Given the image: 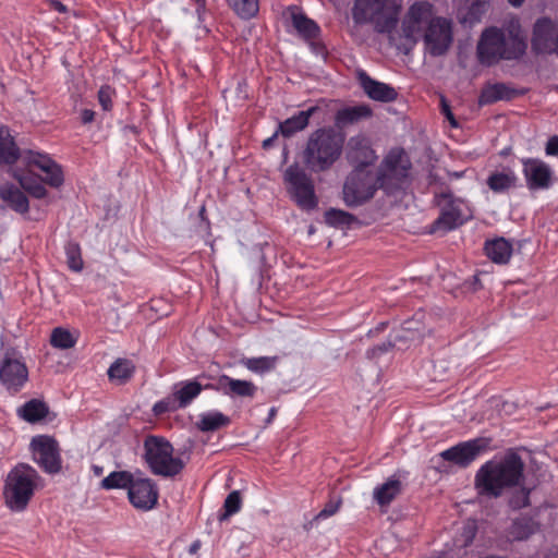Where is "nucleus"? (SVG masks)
I'll return each instance as SVG.
<instances>
[{
  "label": "nucleus",
  "mask_w": 558,
  "mask_h": 558,
  "mask_svg": "<svg viewBox=\"0 0 558 558\" xmlns=\"http://www.w3.org/2000/svg\"><path fill=\"white\" fill-rule=\"evenodd\" d=\"M523 471L524 462L522 458L510 449L504 456L486 461L476 471L475 489L481 496L498 498L506 489L521 484Z\"/></svg>",
  "instance_id": "obj_1"
},
{
  "label": "nucleus",
  "mask_w": 558,
  "mask_h": 558,
  "mask_svg": "<svg viewBox=\"0 0 558 558\" xmlns=\"http://www.w3.org/2000/svg\"><path fill=\"white\" fill-rule=\"evenodd\" d=\"M344 135L331 126H323L311 133L302 151V159L311 172L329 170L341 157Z\"/></svg>",
  "instance_id": "obj_2"
},
{
  "label": "nucleus",
  "mask_w": 558,
  "mask_h": 558,
  "mask_svg": "<svg viewBox=\"0 0 558 558\" xmlns=\"http://www.w3.org/2000/svg\"><path fill=\"white\" fill-rule=\"evenodd\" d=\"M526 41L520 36L519 28L506 33L497 27L483 31L477 44V59L483 65H493L500 60L520 59L526 51Z\"/></svg>",
  "instance_id": "obj_3"
},
{
  "label": "nucleus",
  "mask_w": 558,
  "mask_h": 558,
  "mask_svg": "<svg viewBox=\"0 0 558 558\" xmlns=\"http://www.w3.org/2000/svg\"><path fill=\"white\" fill-rule=\"evenodd\" d=\"M24 150H21L15 143L14 136L9 128H0V168L8 173L26 191L29 196L43 199L48 196V190L41 181L23 168Z\"/></svg>",
  "instance_id": "obj_4"
},
{
  "label": "nucleus",
  "mask_w": 558,
  "mask_h": 558,
  "mask_svg": "<svg viewBox=\"0 0 558 558\" xmlns=\"http://www.w3.org/2000/svg\"><path fill=\"white\" fill-rule=\"evenodd\" d=\"M400 9L397 0H354L351 15L356 25L373 24L376 32L386 34L396 28Z\"/></svg>",
  "instance_id": "obj_5"
},
{
  "label": "nucleus",
  "mask_w": 558,
  "mask_h": 558,
  "mask_svg": "<svg viewBox=\"0 0 558 558\" xmlns=\"http://www.w3.org/2000/svg\"><path fill=\"white\" fill-rule=\"evenodd\" d=\"M37 472L29 465L20 464L7 476L3 497L12 511H23L35 490Z\"/></svg>",
  "instance_id": "obj_6"
},
{
  "label": "nucleus",
  "mask_w": 558,
  "mask_h": 558,
  "mask_svg": "<svg viewBox=\"0 0 558 558\" xmlns=\"http://www.w3.org/2000/svg\"><path fill=\"white\" fill-rule=\"evenodd\" d=\"M144 459L156 475L172 477L179 474L184 462L173 457V446L163 437L148 436L144 440Z\"/></svg>",
  "instance_id": "obj_7"
},
{
  "label": "nucleus",
  "mask_w": 558,
  "mask_h": 558,
  "mask_svg": "<svg viewBox=\"0 0 558 558\" xmlns=\"http://www.w3.org/2000/svg\"><path fill=\"white\" fill-rule=\"evenodd\" d=\"M29 373L20 350L3 344L0 348V384L10 395L20 392L28 381Z\"/></svg>",
  "instance_id": "obj_8"
},
{
  "label": "nucleus",
  "mask_w": 558,
  "mask_h": 558,
  "mask_svg": "<svg viewBox=\"0 0 558 558\" xmlns=\"http://www.w3.org/2000/svg\"><path fill=\"white\" fill-rule=\"evenodd\" d=\"M23 168L35 174L41 184L60 189L64 184L62 166L44 151L26 149L23 156Z\"/></svg>",
  "instance_id": "obj_9"
},
{
  "label": "nucleus",
  "mask_w": 558,
  "mask_h": 558,
  "mask_svg": "<svg viewBox=\"0 0 558 558\" xmlns=\"http://www.w3.org/2000/svg\"><path fill=\"white\" fill-rule=\"evenodd\" d=\"M284 182L291 197L299 207L312 210L317 206L318 201L313 180L298 163H293L286 169Z\"/></svg>",
  "instance_id": "obj_10"
},
{
  "label": "nucleus",
  "mask_w": 558,
  "mask_h": 558,
  "mask_svg": "<svg viewBox=\"0 0 558 558\" xmlns=\"http://www.w3.org/2000/svg\"><path fill=\"white\" fill-rule=\"evenodd\" d=\"M410 168L411 162L407 153L402 148H392L383 160L378 177L379 187L388 193L401 187Z\"/></svg>",
  "instance_id": "obj_11"
},
{
  "label": "nucleus",
  "mask_w": 558,
  "mask_h": 558,
  "mask_svg": "<svg viewBox=\"0 0 558 558\" xmlns=\"http://www.w3.org/2000/svg\"><path fill=\"white\" fill-rule=\"evenodd\" d=\"M377 186L374 174L362 168H355L343 185V201L349 207H356L373 197Z\"/></svg>",
  "instance_id": "obj_12"
},
{
  "label": "nucleus",
  "mask_w": 558,
  "mask_h": 558,
  "mask_svg": "<svg viewBox=\"0 0 558 558\" xmlns=\"http://www.w3.org/2000/svg\"><path fill=\"white\" fill-rule=\"evenodd\" d=\"M425 51L433 57L445 54L453 41L452 22L446 17L436 16L426 27L423 36Z\"/></svg>",
  "instance_id": "obj_13"
},
{
  "label": "nucleus",
  "mask_w": 558,
  "mask_h": 558,
  "mask_svg": "<svg viewBox=\"0 0 558 558\" xmlns=\"http://www.w3.org/2000/svg\"><path fill=\"white\" fill-rule=\"evenodd\" d=\"M434 7L427 1H416L408 10L402 21L403 36L413 41L420 39L428 23L435 19Z\"/></svg>",
  "instance_id": "obj_14"
},
{
  "label": "nucleus",
  "mask_w": 558,
  "mask_h": 558,
  "mask_svg": "<svg viewBox=\"0 0 558 558\" xmlns=\"http://www.w3.org/2000/svg\"><path fill=\"white\" fill-rule=\"evenodd\" d=\"M31 448L34 461L47 473H58L61 469V459L57 441L46 435L32 439Z\"/></svg>",
  "instance_id": "obj_15"
},
{
  "label": "nucleus",
  "mask_w": 558,
  "mask_h": 558,
  "mask_svg": "<svg viewBox=\"0 0 558 558\" xmlns=\"http://www.w3.org/2000/svg\"><path fill=\"white\" fill-rule=\"evenodd\" d=\"M128 497L137 510L149 511L156 507L159 492L153 480L143 477L138 473L128 492Z\"/></svg>",
  "instance_id": "obj_16"
},
{
  "label": "nucleus",
  "mask_w": 558,
  "mask_h": 558,
  "mask_svg": "<svg viewBox=\"0 0 558 558\" xmlns=\"http://www.w3.org/2000/svg\"><path fill=\"white\" fill-rule=\"evenodd\" d=\"M558 46V24L542 17L533 28L532 48L536 53H551Z\"/></svg>",
  "instance_id": "obj_17"
},
{
  "label": "nucleus",
  "mask_w": 558,
  "mask_h": 558,
  "mask_svg": "<svg viewBox=\"0 0 558 558\" xmlns=\"http://www.w3.org/2000/svg\"><path fill=\"white\" fill-rule=\"evenodd\" d=\"M523 174L531 191L547 190L553 185L554 171L541 159H522Z\"/></svg>",
  "instance_id": "obj_18"
},
{
  "label": "nucleus",
  "mask_w": 558,
  "mask_h": 558,
  "mask_svg": "<svg viewBox=\"0 0 558 558\" xmlns=\"http://www.w3.org/2000/svg\"><path fill=\"white\" fill-rule=\"evenodd\" d=\"M487 444L482 438H475L468 441H462L449 449L444 450L440 457L445 461L452 462L459 466H468L471 464L480 453L486 448Z\"/></svg>",
  "instance_id": "obj_19"
},
{
  "label": "nucleus",
  "mask_w": 558,
  "mask_h": 558,
  "mask_svg": "<svg viewBox=\"0 0 558 558\" xmlns=\"http://www.w3.org/2000/svg\"><path fill=\"white\" fill-rule=\"evenodd\" d=\"M26 192L20 184L12 182L0 184V201L2 209H11L20 215H26L29 211V201Z\"/></svg>",
  "instance_id": "obj_20"
},
{
  "label": "nucleus",
  "mask_w": 558,
  "mask_h": 558,
  "mask_svg": "<svg viewBox=\"0 0 558 558\" xmlns=\"http://www.w3.org/2000/svg\"><path fill=\"white\" fill-rule=\"evenodd\" d=\"M347 156L352 163L356 165V168L362 169L374 163L377 159L369 140L363 134L354 135L349 140Z\"/></svg>",
  "instance_id": "obj_21"
},
{
  "label": "nucleus",
  "mask_w": 558,
  "mask_h": 558,
  "mask_svg": "<svg viewBox=\"0 0 558 558\" xmlns=\"http://www.w3.org/2000/svg\"><path fill=\"white\" fill-rule=\"evenodd\" d=\"M357 80L364 93L373 100L390 102L397 99L398 93L389 84L373 80L365 71H357Z\"/></svg>",
  "instance_id": "obj_22"
},
{
  "label": "nucleus",
  "mask_w": 558,
  "mask_h": 558,
  "mask_svg": "<svg viewBox=\"0 0 558 558\" xmlns=\"http://www.w3.org/2000/svg\"><path fill=\"white\" fill-rule=\"evenodd\" d=\"M219 393L230 399H253L258 390L257 386L245 379H236L222 374V383L218 387Z\"/></svg>",
  "instance_id": "obj_23"
},
{
  "label": "nucleus",
  "mask_w": 558,
  "mask_h": 558,
  "mask_svg": "<svg viewBox=\"0 0 558 558\" xmlns=\"http://www.w3.org/2000/svg\"><path fill=\"white\" fill-rule=\"evenodd\" d=\"M205 376H197L192 379L180 380L172 385L173 395L180 409L187 408L203 391V384L199 381Z\"/></svg>",
  "instance_id": "obj_24"
},
{
  "label": "nucleus",
  "mask_w": 558,
  "mask_h": 558,
  "mask_svg": "<svg viewBox=\"0 0 558 558\" xmlns=\"http://www.w3.org/2000/svg\"><path fill=\"white\" fill-rule=\"evenodd\" d=\"M486 256L495 264L506 265L509 263L513 246L512 243L505 238H496L487 240L484 245Z\"/></svg>",
  "instance_id": "obj_25"
},
{
  "label": "nucleus",
  "mask_w": 558,
  "mask_h": 558,
  "mask_svg": "<svg viewBox=\"0 0 558 558\" xmlns=\"http://www.w3.org/2000/svg\"><path fill=\"white\" fill-rule=\"evenodd\" d=\"M372 113V109L367 105L343 107L335 114V126L340 130L344 129L369 118Z\"/></svg>",
  "instance_id": "obj_26"
},
{
  "label": "nucleus",
  "mask_w": 558,
  "mask_h": 558,
  "mask_svg": "<svg viewBox=\"0 0 558 558\" xmlns=\"http://www.w3.org/2000/svg\"><path fill=\"white\" fill-rule=\"evenodd\" d=\"M317 107L313 106L306 110L299 111L294 116L280 122L278 131L284 137H290L296 132L303 131L307 128L311 117L317 111Z\"/></svg>",
  "instance_id": "obj_27"
},
{
  "label": "nucleus",
  "mask_w": 558,
  "mask_h": 558,
  "mask_svg": "<svg viewBox=\"0 0 558 558\" xmlns=\"http://www.w3.org/2000/svg\"><path fill=\"white\" fill-rule=\"evenodd\" d=\"M136 366L133 361L119 357L114 360L107 371L108 378L116 385H124L134 376Z\"/></svg>",
  "instance_id": "obj_28"
},
{
  "label": "nucleus",
  "mask_w": 558,
  "mask_h": 558,
  "mask_svg": "<svg viewBox=\"0 0 558 558\" xmlns=\"http://www.w3.org/2000/svg\"><path fill=\"white\" fill-rule=\"evenodd\" d=\"M518 177L514 170L510 167H505L501 170L492 172L486 183L488 187L495 193H502L517 185Z\"/></svg>",
  "instance_id": "obj_29"
},
{
  "label": "nucleus",
  "mask_w": 558,
  "mask_h": 558,
  "mask_svg": "<svg viewBox=\"0 0 558 558\" xmlns=\"http://www.w3.org/2000/svg\"><path fill=\"white\" fill-rule=\"evenodd\" d=\"M402 484L397 475L390 476L385 483L375 487L374 500L380 506H388L401 493Z\"/></svg>",
  "instance_id": "obj_30"
},
{
  "label": "nucleus",
  "mask_w": 558,
  "mask_h": 558,
  "mask_svg": "<svg viewBox=\"0 0 558 558\" xmlns=\"http://www.w3.org/2000/svg\"><path fill=\"white\" fill-rule=\"evenodd\" d=\"M461 205L462 203L451 204L444 209L439 218L435 221L436 228L449 231L461 226L468 219L460 208Z\"/></svg>",
  "instance_id": "obj_31"
},
{
  "label": "nucleus",
  "mask_w": 558,
  "mask_h": 558,
  "mask_svg": "<svg viewBox=\"0 0 558 558\" xmlns=\"http://www.w3.org/2000/svg\"><path fill=\"white\" fill-rule=\"evenodd\" d=\"M539 529V524L532 517H520L512 521L508 536L512 541H525Z\"/></svg>",
  "instance_id": "obj_32"
},
{
  "label": "nucleus",
  "mask_w": 558,
  "mask_h": 558,
  "mask_svg": "<svg viewBox=\"0 0 558 558\" xmlns=\"http://www.w3.org/2000/svg\"><path fill=\"white\" fill-rule=\"evenodd\" d=\"M514 94L515 92L504 83L489 84L482 89L478 104L485 106L499 100H509Z\"/></svg>",
  "instance_id": "obj_33"
},
{
  "label": "nucleus",
  "mask_w": 558,
  "mask_h": 558,
  "mask_svg": "<svg viewBox=\"0 0 558 558\" xmlns=\"http://www.w3.org/2000/svg\"><path fill=\"white\" fill-rule=\"evenodd\" d=\"M291 19L293 27L303 39L308 41L319 36L320 27L318 24L302 12H292Z\"/></svg>",
  "instance_id": "obj_34"
},
{
  "label": "nucleus",
  "mask_w": 558,
  "mask_h": 558,
  "mask_svg": "<svg viewBox=\"0 0 558 558\" xmlns=\"http://www.w3.org/2000/svg\"><path fill=\"white\" fill-rule=\"evenodd\" d=\"M48 414V407L37 399L27 401L17 409V416L25 422L35 423L45 418Z\"/></svg>",
  "instance_id": "obj_35"
},
{
  "label": "nucleus",
  "mask_w": 558,
  "mask_h": 558,
  "mask_svg": "<svg viewBox=\"0 0 558 558\" xmlns=\"http://www.w3.org/2000/svg\"><path fill=\"white\" fill-rule=\"evenodd\" d=\"M137 475L129 471H113L100 483V487L106 490L130 489Z\"/></svg>",
  "instance_id": "obj_36"
},
{
  "label": "nucleus",
  "mask_w": 558,
  "mask_h": 558,
  "mask_svg": "<svg viewBox=\"0 0 558 558\" xmlns=\"http://www.w3.org/2000/svg\"><path fill=\"white\" fill-rule=\"evenodd\" d=\"M229 424L230 418L227 415L220 411L211 410L199 415L197 426L202 432H214Z\"/></svg>",
  "instance_id": "obj_37"
},
{
  "label": "nucleus",
  "mask_w": 558,
  "mask_h": 558,
  "mask_svg": "<svg viewBox=\"0 0 558 558\" xmlns=\"http://www.w3.org/2000/svg\"><path fill=\"white\" fill-rule=\"evenodd\" d=\"M78 336L63 327H56L51 331L50 344L60 350H68L75 347Z\"/></svg>",
  "instance_id": "obj_38"
},
{
  "label": "nucleus",
  "mask_w": 558,
  "mask_h": 558,
  "mask_svg": "<svg viewBox=\"0 0 558 558\" xmlns=\"http://www.w3.org/2000/svg\"><path fill=\"white\" fill-rule=\"evenodd\" d=\"M277 356H258L242 360L243 366L256 374H264L275 368Z\"/></svg>",
  "instance_id": "obj_39"
},
{
  "label": "nucleus",
  "mask_w": 558,
  "mask_h": 558,
  "mask_svg": "<svg viewBox=\"0 0 558 558\" xmlns=\"http://www.w3.org/2000/svg\"><path fill=\"white\" fill-rule=\"evenodd\" d=\"M228 4L241 19H251L258 12V0H227Z\"/></svg>",
  "instance_id": "obj_40"
},
{
  "label": "nucleus",
  "mask_w": 558,
  "mask_h": 558,
  "mask_svg": "<svg viewBox=\"0 0 558 558\" xmlns=\"http://www.w3.org/2000/svg\"><path fill=\"white\" fill-rule=\"evenodd\" d=\"M354 220V216L344 210L330 208L325 213L326 223L333 228L350 227Z\"/></svg>",
  "instance_id": "obj_41"
},
{
  "label": "nucleus",
  "mask_w": 558,
  "mask_h": 558,
  "mask_svg": "<svg viewBox=\"0 0 558 558\" xmlns=\"http://www.w3.org/2000/svg\"><path fill=\"white\" fill-rule=\"evenodd\" d=\"M68 266L73 271H81L84 263L78 243L69 241L64 246Z\"/></svg>",
  "instance_id": "obj_42"
},
{
  "label": "nucleus",
  "mask_w": 558,
  "mask_h": 558,
  "mask_svg": "<svg viewBox=\"0 0 558 558\" xmlns=\"http://www.w3.org/2000/svg\"><path fill=\"white\" fill-rule=\"evenodd\" d=\"M178 410L181 409L171 392L153 405V413L157 416L165 413L175 412Z\"/></svg>",
  "instance_id": "obj_43"
},
{
  "label": "nucleus",
  "mask_w": 558,
  "mask_h": 558,
  "mask_svg": "<svg viewBox=\"0 0 558 558\" xmlns=\"http://www.w3.org/2000/svg\"><path fill=\"white\" fill-rule=\"evenodd\" d=\"M242 505L241 496L238 490L231 492L223 504L225 513L221 515V520L229 518L240 511Z\"/></svg>",
  "instance_id": "obj_44"
},
{
  "label": "nucleus",
  "mask_w": 558,
  "mask_h": 558,
  "mask_svg": "<svg viewBox=\"0 0 558 558\" xmlns=\"http://www.w3.org/2000/svg\"><path fill=\"white\" fill-rule=\"evenodd\" d=\"M530 494L531 489L526 487L517 490L508 501L509 507L513 510H519L530 506Z\"/></svg>",
  "instance_id": "obj_45"
},
{
  "label": "nucleus",
  "mask_w": 558,
  "mask_h": 558,
  "mask_svg": "<svg viewBox=\"0 0 558 558\" xmlns=\"http://www.w3.org/2000/svg\"><path fill=\"white\" fill-rule=\"evenodd\" d=\"M116 96V90L110 85H102L98 93L97 98L100 107L104 111H110L113 107V97Z\"/></svg>",
  "instance_id": "obj_46"
},
{
  "label": "nucleus",
  "mask_w": 558,
  "mask_h": 558,
  "mask_svg": "<svg viewBox=\"0 0 558 558\" xmlns=\"http://www.w3.org/2000/svg\"><path fill=\"white\" fill-rule=\"evenodd\" d=\"M340 500L329 501L315 517L316 520H325L333 515L340 508Z\"/></svg>",
  "instance_id": "obj_47"
},
{
  "label": "nucleus",
  "mask_w": 558,
  "mask_h": 558,
  "mask_svg": "<svg viewBox=\"0 0 558 558\" xmlns=\"http://www.w3.org/2000/svg\"><path fill=\"white\" fill-rule=\"evenodd\" d=\"M414 322L412 320H409V322H405L404 323V326H403V330L407 331V332H410V336H403V335H398L396 337V339H399V340H403V339H410V340H414V339H417L421 337L422 335V331L414 327Z\"/></svg>",
  "instance_id": "obj_48"
},
{
  "label": "nucleus",
  "mask_w": 558,
  "mask_h": 558,
  "mask_svg": "<svg viewBox=\"0 0 558 558\" xmlns=\"http://www.w3.org/2000/svg\"><path fill=\"white\" fill-rule=\"evenodd\" d=\"M545 153L548 156H557L558 155V135H553L548 138L545 147Z\"/></svg>",
  "instance_id": "obj_49"
},
{
  "label": "nucleus",
  "mask_w": 558,
  "mask_h": 558,
  "mask_svg": "<svg viewBox=\"0 0 558 558\" xmlns=\"http://www.w3.org/2000/svg\"><path fill=\"white\" fill-rule=\"evenodd\" d=\"M391 347V342H383L379 345H376L369 350H367V356L368 357H376L380 355L384 352H387Z\"/></svg>",
  "instance_id": "obj_50"
},
{
  "label": "nucleus",
  "mask_w": 558,
  "mask_h": 558,
  "mask_svg": "<svg viewBox=\"0 0 558 558\" xmlns=\"http://www.w3.org/2000/svg\"><path fill=\"white\" fill-rule=\"evenodd\" d=\"M95 119V112L92 109L81 110V121L83 124H89Z\"/></svg>",
  "instance_id": "obj_51"
},
{
  "label": "nucleus",
  "mask_w": 558,
  "mask_h": 558,
  "mask_svg": "<svg viewBox=\"0 0 558 558\" xmlns=\"http://www.w3.org/2000/svg\"><path fill=\"white\" fill-rule=\"evenodd\" d=\"M441 104H442V113L446 116V118L449 120V122L452 126H457V121L454 120V117L450 110V107L446 104L445 98L441 99Z\"/></svg>",
  "instance_id": "obj_52"
},
{
  "label": "nucleus",
  "mask_w": 558,
  "mask_h": 558,
  "mask_svg": "<svg viewBox=\"0 0 558 558\" xmlns=\"http://www.w3.org/2000/svg\"><path fill=\"white\" fill-rule=\"evenodd\" d=\"M196 4V13L199 21H203L206 11V0H192Z\"/></svg>",
  "instance_id": "obj_53"
},
{
  "label": "nucleus",
  "mask_w": 558,
  "mask_h": 558,
  "mask_svg": "<svg viewBox=\"0 0 558 558\" xmlns=\"http://www.w3.org/2000/svg\"><path fill=\"white\" fill-rule=\"evenodd\" d=\"M221 383H222V375H220L215 383H209V384L203 385V390H214V391L219 392L218 387L220 386Z\"/></svg>",
  "instance_id": "obj_54"
},
{
  "label": "nucleus",
  "mask_w": 558,
  "mask_h": 558,
  "mask_svg": "<svg viewBox=\"0 0 558 558\" xmlns=\"http://www.w3.org/2000/svg\"><path fill=\"white\" fill-rule=\"evenodd\" d=\"M279 133H280V132L277 130V131L272 134V136H270V137H268V138L264 140V141H263V147H264V148H269V147L272 145V143H274L275 138L278 136V134H279Z\"/></svg>",
  "instance_id": "obj_55"
},
{
  "label": "nucleus",
  "mask_w": 558,
  "mask_h": 558,
  "mask_svg": "<svg viewBox=\"0 0 558 558\" xmlns=\"http://www.w3.org/2000/svg\"><path fill=\"white\" fill-rule=\"evenodd\" d=\"M52 7H53L54 10H57L60 13L66 12V7L62 2H60L58 0L52 2Z\"/></svg>",
  "instance_id": "obj_56"
},
{
  "label": "nucleus",
  "mask_w": 558,
  "mask_h": 558,
  "mask_svg": "<svg viewBox=\"0 0 558 558\" xmlns=\"http://www.w3.org/2000/svg\"><path fill=\"white\" fill-rule=\"evenodd\" d=\"M93 471H94V474H95L96 476H99V475H101V474H102V468H101V466L94 465V466H93Z\"/></svg>",
  "instance_id": "obj_57"
},
{
  "label": "nucleus",
  "mask_w": 558,
  "mask_h": 558,
  "mask_svg": "<svg viewBox=\"0 0 558 558\" xmlns=\"http://www.w3.org/2000/svg\"><path fill=\"white\" fill-rule=\"evenodd\" d=\"M513 7H520L524 0H508Z\"/></svg>",
  "instance_id": "obj_58"
},
{
  "label": "nucleus",
  "mask_w": 558,
  "mask_h": 558,
  "mask_svg": "<svg viewBox=\"0 0 558 558\" xmlns=\"http://www.w3.org/2000/svg\"><path fill=\"white\" fill-rule=\"evenodd\" d=\"M199 548V543H193L190 548V553H195Z\"/></svg>",
  "instance_id": "obj_59"
},
{
  "label": "nucleus",
  "mask_w": 558,
  "mask_h": 558,
  "mask_svg": "<svg viewBox=\"0 0 558 558\" xmlns=\"http://www.w3.org/2000/svg\"><path fill=\"white\" fill-rule=\"evenodd\" d=\"M276 412H277V411H276V408H271V409L269 410V415H268V416H269V417H268V418H269V421H270V420H272V418L275 417Z\"/></svg>",
  "instance_id": "obj_60"
},
{
  "label": "nucleus",
  "mask_w": 558,
  "mask_h": 558,
  "mask_svg": "<svg viewBox=\"0 0 558 558\" xmlns=\"http://www.w3.org/2000/svg\"><path fill=\"white\" fill-rule=\"evenodd\" d=\"M462 174H463V172H454L452 175H453L454 178H461V177H462Z\"/></svg>",
  "instance_id": "obj_61"
}]
</instances>
